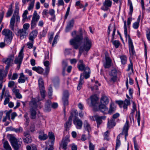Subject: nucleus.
I'll return each instance as SVG.
<instances>
[{"label":"nucleus","instance_id":"60","mask_svg":"<svg viewBox=\"0 0 150 150\" xmlns=\"http://www.w3.org/2000/svg\"><path fill=\"white\" fill-rule=\"evenodd\" d=\"M69 96V94L67 91H65L63 93V96L62 98H68Z\"/></svg>","mask_w":150,"mask_h":150},{"label":"nucleus","instance_id":"47","mask_svg":"<svg viewBox=\"0 0 150 150\" xmlns=\"http://www.w3.org/2000/svg\"><path fill=\"white\" fill-rule=\"evenodd\" d=\"M112 42L113 44L115 46L116 48L118 47L120 44V43L118 41L114 40Z\"/></svg>","mask_w":150,"mask_h":150},{"label":"nucleus","instance_id":"13","mask_svg":"<svg viewBox=\"0 0 150 150\" xmlns=\"http://www.w3.org/2000/svg\"><path fill=\"white\" fill-rule=\"evenodd\" d=\"M105 116H100L98 115H96L94 116V117L97 122L98 127L102 123V119H105Z\"/></svg>","mask_w":150,"mask_h":150},{"label":"nucleus","instance_id":"45","mask_svg":"<svg viewBox=\"0 0 150 150\" xmlns=\"http://www.w3.org/2000/svg\"><path fill=\"white\" fill-rule=\"evenodd\" d=\"M128 3L129 6L130 8V12L129 13V14L131 16L132 15L133 11V8L132 4L131 1H128Z\"/></svg>","mask_w":150,"mask_h":150},{"label":"nucleus","instance_id":"43","mask_svg":"<svg viewBox=\"0 0 150 150\" xmlns=\"http://www.w3.org/2000/svg\"><path fill=\"white\" fill-rule=\"evenodd\" d=\"M48 137L49 138L51 139H52L53 140L51 142H54V141L55 139L54 136V134L51 132H49L48 134Z\"/></svg>","mask_w":150,"mask_h":150},{"label":"nucleus","instance_id":"22","mask_svg":"<svg viewBox=\"0 0 150 150\" xmlns=\"http://www.w3.org/2000/svg\"><path fill=\"white\" fill-rule=\"evenodd\" d=\"M38 33V31L37 30H35L32 31L29 35V40L30 41H34V39L37 36Z\"/></svg>","mask_w":150,"mask_h":150},{"label":"nucleus","instance_id":"17","mask_svg":"<svg viewBox=\"0 0 150 150\" xmlns=\"http://www.w3.org/2000/svg\"><path fill=\"white\" fill-rule=\"evenodd\" d=\"M128 124L129 122L127 120L124 127L122 132V134L125 135V139L126 140L127 136L128 135L127 132L129 128Z\"/></svg>","mask_w":150,"mask_h":150},{"label":"nucleus","instance_id":"33","mask_svg":"<svg viewBox=\"0 0 150 150\" xmlns=\"http://www.w3.org/2000/svg\"><path fill=\"white\" fill-rule=\"evenodd\" d=\"M116 107L113 103H111L110 105L109 110L108 111V112L111 114L114 112L116 110Z\"/></svg>","mask_w":150,"mask_h":150},{"label":"nucleus","instance_id":"3","mask_svg":"<svg viewBox=\"0 0 150 150\" xmlns=\"http://www.w3.org/2000/svg\"><path fill=\"white\" fill-rule=\"evenodd\" d=\"M83 39L82 34L81 33L79 35H77L74 38L70 40V43L71 45H73L74 48L77 49L81 45V40Z\"/></svg>","mask_w":150,"mask_h":150},{"label":"nucleus","instance_id":"24","mask_svg":"<svg viewBox=\"0 0 150 150\" xmlns=\"http://www.w3.org/2000/svg\"><path fill=\"white\" fill-rule=\"evenodd\" d=\"M109 101V98L107 96L104 95L101 97L100 100V103L107 105Z\"/></svg>","mask_w":150,"mask_h":150},{"label":"nucleus","instance_id":"40","mask_svg":"<svg viewBox=\"0 0 150 150\" xmlns=\"http://www.w3.org/2000/svg\"><path fill=\"white\" fill-rule=\"evenodd\" d=\"M120 134H119L117 137L115 150H117V148L119 147L121 143L120 140Z\"/></svg>","mask_w":150,"mask_h":150},{"label":"nucleus","instance_id":"18","mask_svg":"<svg viewBox=\"0 0 150 150\" xmlns=\"http://www.w3.org/2000/svg\"><path fill=\"white\" fill-rule=\"evenodd\" d=\"M3 35L5 36V37L13 36V34L12 31L8 29H5L2 32Z\"/></svg>","mask_w":150,"mask_h":150},{"label":"nucleus","instance_id":"15","mask_svg":"<svg viewBox=\"0 0 150 150\" xmlns=\"http://www.w3.org/2000/svg\"><path fill=\"white\" fill-rule=\"evenodd\" d=\"M106 104H101L99 106V110L104 114H106L108 112V108L105 106Z\"/></svg>","mask_w":150,"mask_h":150},{"label":"nucleus","instance_id":"36","mask_svg":"<svg viewBox=\"0 0 150 150\" xmlns=\"http://www.w3.org/2000/svg\"><path fill=\"white\" fill-rule=\"evenodd\" d=\"M38 84L40 89L41 88H45L44 86V82L42 79L40 78L38 80Z\"/></svg>","mask_w":150,"mask_h":150},{"label":"nucleus","instance_id":"56","mask_svg":"<svg viewBox=\"0 0 150 150\" xmlns=\"http://www.w3.org/2000/svg\"><path fill=\"white\" fill-rule=\"evenodd\" d=\"M51 144L50 146V147L49 148H45V150H53L54 148L53 147L54 145V142H51Z\"/></svg>","mask_w":150,"mask_h":150},{"label":"nucleus","instance_id":"35","mask_svg":"<svg viewBox=\"0 0 150 150\" xmlns=\"http://www.w3.org/2000/svg\"><path fill=\"white\" fill-rule=\"evenodd\" d=\"M84 78L82 77V74H81L80 76V80L79 81V84L78 86L77 87V89L78 90H80L82 86V85L83 83V80Z\"/></svg>","mask_w":150,"mask_h":150},{"label":"nucleus","instance_id":"16","mask_svg":"<svg viewBox=\"0 0 150 150\" xmlns=\"http://www.w3.org/2000/svg\"><path fill=\"white\" fill-rule=\"evenodd\" d=\"M28 81V78L26 76H25L23 73H21L20 74V76L18 82L19 83H24L25 81Z\"/></svg>","mask_w":150,"mask_h":150},{"label":"nucleus","instance_id":"64","mask_svg":"<svg viewBox=\"0 0 150 150\" xmlns=\"http://www.w3.org/2000/svg\"><path fill=\"white\" fill-rule=\"evenodd\" d=\"M94 145H93L90 142H89V148L90 150H94Z\"/></svg>","mask_w":150,"mask_h":150},{"label":"nucleus","instance_id":"20","mask_svg":"<svg viewBox=\"0 0 150 150\" xmlns=\"http://www.w3.org/2000/svg\"><path fill=\"white\" fill-rule=\"evenodd\" d=\"M106 63L104 64V66L105 68H109L111 66V59L108 56V55H105Z\"/></svg>","mask_w":150,"mask_h":150},{"label":"nucleus","instance_id":"42","mask_svg":"<svg viewBox=\"0 0 150 150\" xmlns=\"http://www.w3.org/2000/svg\"><path fill=\"white\" fill-rule=\"evenodd\" d=\"M71 122L70 121H67L65 125V127L66 131L69 129V128L71 126Z\"/></svg>","mask_w":150,"mask_h":150},{"label":"nucleus","instance_id":"49","mask_svg":"<svg viewBox=\"0 0 150 150\" xmlns=\"http://www.w3.org/2000/svg\"><path fill=\"white\" fill-rule=\"evenodd\" d=\"M117 71L116 69L114 68L112 70L110 75L111 76H117Z\"/></svg>","mask_w":150,"mask_h":150},{"label":"nucleus","instance_id":"12","mask_svg":"<svg viewBox=\"0 0 150 150\" xmlns=\"http://www.w3.org/2000/svg\"><path fill=\"white\" fill-rule=\"evenodd\" d=\"M15 7L16 8L13 16L16 17V23L17 24L18 23H19L20 21V18L18 14L19 8L18 6V3H16Z\"/></svg>","mask_w":150,"mask_h":150},{"label":"nucleus","instance_id":"27","mask_svg":"<svg viewBox=\"0 0 150 150\" xmlns=\"http://www.w3.org/2000/svg\"><path fill=\"white\" fill-rule=\"evenodd\" d=\"M91 103L94 106L97 103L98 98L96 95H94L91 97Z\"/></svg>","mask_w":150,"mask_h":150},{"label":"nucleus","instance_id":"14","mask_svg":"<svg viewBox=\"0 0 150 150\" xmlns=\"http://www.w3.org/2000/svg\"><path fill=\"white\" fill-rule=\"evenodd\" d=\"M74 124L77 129H81L82 125V122L79 119L75 118L73 121Z\"/></svg>","mask_w":150,"mask_h":150},{"label":"nucleus","instance_id":"34","mask_svg":"<svg viewBox=\"0 0 150 150\" xmlns=\"http://www.w3.org/2000/svg\"><path fill=\"white\" fill-rule=\"evenodd\" d=\"M32 69L40 74H42L43 71V69L40 67H33L32 68Z\"/></svg>","mask_w":150,"mask_h":150},{"label":"nucleus","instance_id":"51","mask_svg":"<svg viewBox=\"0 0 150 150\" xmlns=\"http://www.w3.org/2000/svg\"><path fill=\"white\" fill-rule=\"evenodd\" d=\"M136 116L137 117V122L139 126L140 125V114L139 111L137 112V114L136 115Z\"/></svg>","mask_w":150,"mask_h":150},{"label":"nucleus","instance_id":"2","mask_svg":"<svg viewBox=\"0 0 150 150\" xmlns=\"http://www.w3.org/2000/svg\"><path fill=\"white\" fill-rule=\"evenodd\" d=\"M39 100V99L37 100L35 98H33L30 103V105L31 107L30 110V117L32 119H34L36 118V112L35 109L37 108L36 102Z\"/></svg>","mask_w":150,"mask_h":150},{"label":"nucleus","instance_id":"21","mask_svg":"<svg viewBox=\"0 0 150 150\" xmlns=\"http://www.w3.org/2000/svg\"><path fill=\"white\" fill-rule=\"evenodd\" d=\"M8 70L5 69L4 71L3 69L0 70V80L2 81L4 77H5L8 73Z\"/></svg>","mask_w":150,"mask_h":150},{"label":"nucleus","instance_id":"7","mask_svg":"<svg viewBox=\"0 0 150 150\" xmlns=\"http://www.w3.org/2000/svg\"><path fill=\"white\" fill-rule=\"evenodd\" d=\"M69 141V138L67 137H65V138H63L61 142V143L60 145V146L59 148V149L62 148L64 150H66L67 149V143Z\"/></svg>","mask_w":150,"mask_h":150},{"label":"nucleus","instance_id":"44","mask_svg":"<svg viewBox=\"0 0 150 150\" xmlns=\"http://www.w3.org/2000/svg\"><path fill=\"white\" fill-rule=\"evenodd\" d=\"M121 62L123 64H125L127 62V57L125 56H122L120 57Z\"/></svg>","mask_w":150,"mask_h":150},{"label":"nucleus","instance_id":"1","mask_svg":"<svg viewBox=\"0 0 150 150\" xmlns=\"http://www.w3.org/2000/svg\"><path fill=\"white\" fill-rule=\"evenodd\" d=\"M83 46H81L79 48V55L80 56L83 50L88 51L91 49L92 46V42L89 38L86 36L83 39Z\"/></svg>","mask_w":150,"mask_h":150},{"label":"nucleus","instance_id":"10","mask_svg":"<svg viewBox=\"0 0 150 150\" xmlns=\"http://www.w3.org/2000/svg\"><path fill=\"white\" fill-rule=\"evenodd\" d=\"M112 4V1L110 0H105L103 3V6L101 7V9L104 11L108 10L109 8L111 6Z\"/></svg>","mask_w":150,"mask_h":150},{"label":"nucleus","instance_id":"41","mask_svg":"<svg viewBox=\"0 0 150 150\" xmlns=\"http://www.w3.org/2000/svg\"><path fill=\"white\" fill-rule=\"evenodd\" d=\"M130 102L127 99H125L124 103L123 108L124 109H127L128 105H130Z\"/></svg>","mask_w":150,"mask_h":150},{"label":"nucleus","instance_id":"9","mask_svg":"<svg viewBox=\"0 0 150 150\" xmlns=\"http://www.w3.org/2000/svg\"><path fill=\"white\" fill-rule=\"evenodd\" d=\"M128 44L130 54L131 56L134 55L135 54V52L134 50L132 41L129 36H128Z\"/></svg>","mask_w":150,"mask_h":150},{"label":"nucleus","instance_id":"31","mask_svg":"<svg viewBox=\"0 0 150 150\" xmlns=\"http://www.w3.org/2000/svg\"><path fill=\"white\" fill-rule=\"evenodd\" d=\"M3 146L5 150H12V149L7 141H5L3 143Z\"/></svg>","mask_w":150,"mask_h":150},{"label":"nucleus","instance_id":"53","mask_svg":"<svg viewBox=\"0 0 150 150\" xmlns=\"http://www.w3.org/2000/svg\"><path fill=\"white\" fill-rule=\"evenodd\" d=\"M89 88H91L92 91L96 92L98 89V86L95 85L93 87H89Z\"/></svg>","mask_w":150,"mask_h":150},{"label":"nucleus","instance_id":"37","mask_svg":"<svg viewBox=\"0 0 150 150\" xmlns=\"http://www.w3.org/2000/svg\"><path fill=\"white\" fill-rule=\"evenodd\" d=\"M13 37V36L5 37L4 39V42L6 44H10L11 42Z\"/></svg>","mask_w":150,"mask_h":150},{"label":"nucleus","instance_id":"19","mask_svg":"<svg viewBox=\"0 0 150 150\" xmlns=\"http://www.w3.org/2000/svg\"><path fill=\"white\" fill-rule=\"evenodd\" d=\"M91 73V71L90 69L88 67H85L84 70V72L82 74V75H83L84 78L86 79H87L90 77V74Z\"/></svg>","mask_w":150,"mask_h":150},{"label":"nucleus","instance_id":"57","mask_svg":"<svg viewBox=\"0 0 150 150\" xmlns=\"http://www.w3.org/2000/svg\"><path fill=\"white\" fill-rule=\"evenodd\" d=\"M28 12L27 10H25L23 14V20L25 21L27 18V14Z\"/></svg>","mask_w":150,"mask_h":150},{"label":"nucleus","instance_id":"29","mask_svg":"<svg viewBox=\"0 0 150 150\" xmlns=\"http://www.w3.org/2000/svg\"><path fill=\"white\" fill-rule=\"evenodd\" d=\"M38 137L41 140H45L47 139L48 136L47 135L45 134L43 131H41L39 133Z\"/></svg>","mask_w":150,"mask_h":150},{"label":"nucleus","instance_id":"46","mask_svg":"<svg viewBox=\"0 0 150 150\" xmlns=\"http://www.w3.org/2000/svg\"><path fill=\"white\" fill-rule=\"evenodd\" d=\"M40 89V92L42 97L44 98L45 96L46 91L45 90V88H41Z\"/></svg>","mask_w":150,"mask_h":150},{"label":"nucleus","instance_id":"4","mask_svg":"<svg viewBox=\"0 0 150 150\" xmlns=\"http://www.w3.org/2000/svg\"><path fill=\"white\" fill-rule=\"evenodd\" d=\"M9 139L14 150H19L21 147L22 142L18 140L11 134L9 135Z\"/></svg>","mask_w":150,"mask_h":150},{"label":"nucleus","instance_id":"58","mask_svg":"<svg viewBox=\"0 0 150 150\" xmlns=\"http://www.w3.org/2000/svg\"><path fill=\"white\" fill-rule=\"evenodd\" d=\"M134 112L131 111V112L129 116V119L131 122H132V119L133 123L134 122Z\"/></svg>","mask_w":150,"mask_h":150},{"label":"nucleus","instance_id":"52","mask_svg":"<svg viewBox=\"0 0 150 150\" xmlns=\"http://www.w3.org/2000/svg\"><path fill=\"white\" fill-rule=\"evenodd\" d=\"M23 129L21 127H20L18 128L17 129H16L15 128L14 129V132L17 133L21 132H23Z\"/></svg>","mask_w":150,"mask_h":150},{"label":"nucleus","instance_id":"5","mask_svg":"<svg viewBox=\"0 0 150 150\" xmlns=\"http://www.w3.org/2000/svg\"><path fill=\"white\" fill-rule=\"evenodd\" d=\"M40 18V16L37 13L36 11H34L31 23V27L32 29L35 27L37 23Z\"/></svg>","mask_w":150,"mask_h":150},{"label":"nucleus","instance_id":"59","mask_svg":"<svg viewBox=\"0 0 150 150\" xmlns=\"http://www.w3.org/2000/svg\"><path fill=\"white\" fill-rule=\"evenodd\" d=\"M13 11V9H8L6 13V16L7 17L10 16L12 14Z\"/></svg>","mask_w":150,"mask_h":150},{"label":"nucleus","instance_id":"6","mask_svg":"<svg viewBox=\"0 0 150 150\" xmlns=\"http://www.w3.org/2000/svg\"><path fill=\"white\" fill-rule=\"evenodd\" d=\"M23 47L21 49L19 53L18 57H16L15 58V60H14L15 63L16 64H18V65L17 67L18 68V69L20 67V65L22 62L23 58Z\"/></svg>","mask_w":150,"mask_h":150},{"label":"nucleus","instance_id":"39","mask_svg":"<svg viewBox=\"0 0 150 150\" xmlns=\"http://www.w3.org/2000/svg\"><path fill=\"white\" fill-rule=\"evenodd\" d=\"M23 142L26 144L30 143L32 142V139L31 137H27L23 138Z\"/></svg>","mask_w":150,"mask_h":150},{"label":"nucleus","instance_id":"8","mask_svg":"<svg viewBox=\"0 0 150 150\" xmlns=\"http://www.w3.org/2000/svg\"><path fill=\"white\" fill-rule=\"evenodd\" d=\"M14 57V55L13 54L8 57L6 60H3V62L7 64V66H6L5 69L8 70L11 65V63L13 61Z\"/></svg>","mask_w":150,"mask_h":150},{"label":"nucleus","instance_id":"28","mask_svg":"<svg viewBox=\"0 0 150 150\" xmlns=\"http://www.w3.org/2000/svg\"><path fill=\"white\" fill-rule=\"evenodd\" d=\"M78 67L79 70L82 71L84 70L86 67L83 63V61L82 60H80L78 62Z\"/></svg>","mask_w":150,"mask_h":150},{"label":"nucleus","instance_id":"61","mask_svg":"<svg viewBox=\"0 0 150 150\" xmlns=\"http://www.w3.org/2000/svg\"><path fill=\"white\" fill-rule=\"evenodd\" d=\"M59 37V34H57L56 36H55L54 40L53 41V43H52V46H53L55 44H56L57 43V39Z\"/></svg>","mask_w":150,"mask_h":150},{"label":"nucleus","instance_id":"26","mask_svg":"<svg viewBox=\"0 0 150 150\" xmlns=\"http://www.w3.org/2000/svg\"><path fill=\"white\" fill-rule=\"evenodd\" d=\"M15 19H16V17L13 16L11 19L10 27L12 30H14Z\"/></svg>","mask_w":150,"mask_h":150},{"label":"nucleus","instance_id":"63","mask_svg":"<svg viewBox=\"0 0 150 150\" xmlns=\"http://www.w3.org/2000/svg\"><path fill=\"white\" fill-rule=\"evenodd\" d=\"M132 103L133 104V108L132 109V111L135 112V111H137L136 105L134 102L132 101Z\"/></svg>","mask_w":150,"mask_h":150},{"label":"nucleus","instance_id":"30","mask_svg":"<svg viewBox=\"0 0 150 150\" xmlns=\"http://www.w3.org/2000/svg\"><path fill=\"white\" fill-rule=\"evenodd\" d=\"M114 120L112 118L108 122V126L109 128H111L115 125V123Z\"/></svg>","mask_w":150,"mask_h":150},{"label":"nucleus","instance_id":"23","mask_svg":"<svg viewBox=\"0 0 150 150\" xmlns=\"http://www.w3.org/2000/svg\"><path fill=\"white\" fill-rule=\"evenodd\" d=\"M74 20L72 19L70 20L68 24L66 27V31L68 32L71 30L72 28L73 27L74 24Z\"/></svg>","mask_w":150,"mask_h":150},{"label":"nucleus","instance_id":"55","mask_svg":"<svg viewBox=\"0 0 150 150\" xmlns=\"http://www.w3.org/2000/svg\"><path fill=\"white\" fill-rule=\"evenodd\" d=\"M67 66V63L66 61H63L62 62V66L63 67V71H64L66 67Z\"/></svg>","mask_w":150,"mask_h":150},{"label":"nucleus","instance_id":"48","mask_svg":"<svg viewBox=\"0 0 150 150\" xmlns=\"http://www.w3.org/2000/svg\"><path fill=\"white\" fill-rule=\"evenodd\" d=\"M34 2L35 0H33L29 4V6L28 7V10H30L33 8Z\"/></svg>","mask_w":150,"mask_h":150},{"label":"nucleus","instance_id":"32","mask_svg":"<svg viewBox=\"0 0 150 150\" xmlns=\"http://www.w3.org/2000/svg\"><path fill=\"white\" fill-rule=\"evenodd\" d=\"M84 127L88 132L91 131V127L90 124L88 122L85 120L84 122Z\"/></svg>","mask_w":150,"mask_h":150},{"label":"nucleus","instance_id":"25","mask_svg":"<svg viewBox=\"0 0 150 150\" xmlns=\"http://www.w3.org/2000/svg\"><path fill=\"white\" fill-rule=\"evenodd\" d=\"M51 106V102L50 100H47L45 104L44 110L46 111H49L50 110Z\"/></svg>","mask_w":150,"mask_h":150},{"label":"nucleus","instance_id":"11","mask_svg":"<svg viewBox=\"0 0 150 150\" xmlns=\"http://www.w3.org/2000/svg\"><path fill=\"white\" fill-rule=\"evenodd\" d=\"M28 35V33L24 29H20L17 32V35L20 37L21 39L25 38Z\"/></svg>","mask_w":150,"mask_h":150},{"label":"nucleus","instance_id":"62","mask_svg":"<svg viewBox=\"0 0 150 150\" xmlns=\"http://www.w3.org/2000/svg\"><path fill=\"white\" fill-rule=\"evenodd\" d=\"M31 42H28L27 43V45L28 46V48L29 49L31 48L32 47L33 45V41H30Z\"/></svg>","mask_w":150,"mask_h":150},{"label":"nucleus","instance_id":"50","mask_svg":"<svg viewBox=\"0 0 150 150\" xmlns=\"http://www.w3.org/2000/svg\"><path fill=\"white\" fill-rule=\"evenodd\" d=\"M62 100L64 106L67 105L68 104V98H62Z\"/></svg>","mask_w":150,"mask_h":150},{"label":"nucleus","instance_id":"38","mask_svg":"<svg viewBox=\"0 0 150 150\" xmlns=\"http://www.w3.org/2000/svg\"><path fill=\"white\" fill-rule=\"evenodd\" d=\"M10 112H7L6 113V116L4 117H3L2 121L3 122H6L7 119L8 118V119L10 120Z\"/></svg>","mask_w":150,"mask_h":150},{"label":"nucleus","instance_id":"54","mask_svg":"<svg viewBox=\"0 0 150 150\" xmlns=\"http://www.w3.org/2000/svg\"><path fill=\"white\" fill-rule=\"evenodd\" d=\"M139 21L134 23L133 25V28L135 29H137L139 27Z\"/></svg>","mask_w":150,"mask_h":150}]
</instances>
